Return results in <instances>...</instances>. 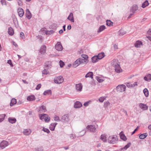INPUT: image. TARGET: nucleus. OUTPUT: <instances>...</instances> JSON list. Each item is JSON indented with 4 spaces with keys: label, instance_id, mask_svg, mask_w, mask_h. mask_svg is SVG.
<instances>
[{
    "label": "nucleus",
    "instance_id": "f257e3e1",
    "mask_svg": "<svg viewBox=\"0 0 151 151\" xmlns=\"http://www.w3.org/2000/svg\"><path fill=\"white\" fill-rule=\"evenodd\" d=\"M40 119L42 121H44L46 122H48L50 120V118L48 115L45 114H42L39 115Z\"/></svg>",
    "mask_w": 151,
    "mask_h": 151
},
{
    "label": "nucleus",
    "instance_id": "f03ea898",
    "mask_svg": "<svg viewBox=\"0 0 151 151\" xmlns=\"http://www.w3.org/2000/svg\"><path fill=\"white\" fill-rule=\"evenodd\" d=\"M126 86L123 84L118 85L116 87L117 91L119 92H122L125 91Z\"/></svg>",
    "mask_w": 151,
    "mask_h": 151
},
{
    "label": "nucleus",
    "instance_id": "7ed1b4c3",
    "mask_svg": "<svg viewBox=\"0 0 151 151\" xmlns=\"http://www.w3.org/2000/svg\"><path fill=\"white\" fill-rule=\"evenodd\" d=\"M54 81L55 83L60 84L62 83L63 82L64 79L63 77L60 76H58L56 78H55Z\"/></svg>",
    "mask_w": 151,
    "mask_h": 151
},
{
    "label": "nucleus",
    "instance_id": "20e7f679",
    "mask_svg": "<svg viewBox=\"0 0 151 151\" xmlns=\"http://www.w3.org/2000/svg\"><path fill=\"white\" fill-rule=\"evenodd\" d=\"M108 142L109 143L111 144H114L115 143L116 141L117 140V138L116 136H110L108 139Z\"/></svg>",
    "mask_w": 151,
    "mask_h": 151
},
{
    "label": "nucleus",
    "instance_id": "39448f33",
    "mask_svg": "<svg viewBox=\"0 0 151 151\" xmlns=\"http://www.w3.org/2000/svg\"><path fill=\"white\" fill-rule=\"evenodd\" d=\"M55 49L58 51H61L63 49V47L61 43L60 42H58L55 46Z\"/></svg>",
    "mask_w": 151,
    "mask_h": 151
},
{
    "label": "nucleus",
    "instance_id": "423d86ee",
    "mask_svg": "<svg viewBox=\"0 0 151 151\" xmlns=\"http://www.w3.org/2000/svg\"><path fill=\"white\" fill-rule=\"evenodd\" d=\"M70 120L69 116L68 114H65L62 117L61 121L63 122H68Z\"/></svg>",
    "mask_w": 151,
    "mask_h": 151
},
{
    "label": "nucleus",
    "instance_id": "0eeeda50",
    "mask_svg": "<svg viewBox=\"0 0 151 151\" xmlns=\"http://www.w3.org/2000/svg\"><path fill=\"white\" fill-rule=\"evenodd\" d=\"M43 31V33H45L46 35H51L54 32V31L53 30H51L49 31H46V29L45 28H42L39 31L40 32Z\"/></svg>",
    "mask_w": 151,
    "mask_h": 151
},
{
    "label": "nucleus",
    "instance_id": "6e6552de",
    "mask_svg": "<svg viewBox=\"0 0 151 151\" xmlns=\"http://www.w3.org/2000/svg\"><path fill=\"white\" fill-rule=\"evenodd\" d=\"M8 142L6 141H3L0 143L1 147L3 149L7 147L8 145Z\"/></svg>",
    "mask_w": 151,
    "mask_h": 151
},
{
    "label": "nucleus",
    "instance_id": "1a4fd4ad",
    "mask_svg": "<svg viewBox=\"0 0 151 151\" xmlns=\"http://www.w3.org/2000/svg\"><path fill=\"white\" fill-rule=\"evenodd\" d=\"M46 46L43 45L41 46L40 50V52L41 54H43L46 52Z\"/></svg>",
    "mask_w": 151,
    "mask_h": 151
},
{
    "label": "nucleus",
    "instance_id": "9d476101",
    "mask_svg": "<svg viewBox=\"0 0 151 151\" xmlns=\"http://www.w3.org/2000/svg\"><path fill=\"white\" fill-rule=\"evenodd\" d=\"M86 128L89 130L90 132H94L96 129L95 127L94 126L92 125H88L87 127Z\"/></svg>",
    "mask_w": 151,
    "mask_h": 151
},
{
    "label": "nucleus",
    "instance_id": "9b49d317",
    "mask_svg": "<svg viewBox=\"0 0 151 151\" xmlns=\"http://www.w3.org/2000/svg\"><path fill=\"white\" fill-rule=\"evenodd\" d=\"M80 60L79 58L75 62H74L72 64V66L74 68H76L79 66L80 64Z\"/></svg>",
    "mask_w": 151,
    "mask_h": 151
},
{
    "label": "nucleus",
    "instance_id": "f8f14e48",
    "mask_svg": "<svg viewBox=\"0 0 151 151\" xmlns=\"http://www.w3.org/2000/svg\"><path fill=\"white\" fill-rule=\"evenodd\" d=\"M82 85L81 83L76 84V85L75 88L76 90L78 91H81L82 88Z\"/></svg>",
    "mask_w": 151,
    "mask_h": 151
},
{
    "label": "nucleus",
    "instance_id": "ddd939ff",
    "mask_svg": "<svg viewBox=\"0 0 151 151\" xmlns=\"http://www.w3.org/2000/svg\"><path fill=\"white\" fill-rule=\"evenodd\" d=\"M18 14L19 16L20 17H22L24 14V12L23 9L21 8H19L17 11Z\"/></svg>",
    "mask_w": 151,
    "mask_h": 151
},
{
    "label": "nucleus",
    "instance_id": "4468645a",
    "mask_svg": "<svg viewBox=\"0 0 151 151\" xmlns=\"http://www.w3.org/2000/svg\"><path fill=\"white\" fill-rule=\"evenodd\" d=\"M115 70V71L118 73H120L122 71V69H121L120 65H116L114 67Z\"/></svg>",
    "mask_w": 151,
    "mask_h": 151
},
{
    "label": "nucleus",
    "instance_id": "2eb2a0df",
    "mask_svg": "<svg viewBox=\"0 0 151 151\" xmlns=\"http://www.w3.org/2000/svg\"><path fill=\"white\" fill-rule=\"evenodd\" d=\"M67 19L71 21L72 22H74V20L73 13H70L67 18Z\"/></svg>",
    "mask_w": 151,
    "mask_h": 151
},
{
    "label": "nucleus",
    "instance_id": "dca6fc26",
    "mask_svg": "<svg viewBox=\"0 0 151 151\" xmlns=\"http://www.w3.org/2000/svg\"><path fill=\"white\" fill-rule=\"evenodd\" d=\"M82 106V104L80 102L77 101L74 104V107L76 108H79Z\"/></svg>",
    "mask_w": 151,
    "mask_h": 151
},
{
    "label": "nucleus",
    "instance_id": "f3484780",
    "mask_svg": "<svg viewBox=\"0 0 151 151\" xmlns=\"http://www.w3.org/2000/svg\"><path fill=\"white\" fill-rule=\"evenodd\" d=\"M26 17L29 19H30L32 17L31 14L29 10L28 9H27L26 10Z\"/></svg>",
    "mask_w": 151,
    "mask_h": 151
},
{
    "label": "nucleus",
    "instance_id": "a211bd4d",
    "mask_svg": "<svg viewBox=\"0 0 151 151\" xmlns=\"http://www.w3.org/2000/svg\"><path fill=\"white\" fill-rule=\"evenodd\" d=\"M57 124V123H52L51 124L49 127L50 129L52 131H54Z\"/></svg>",
    "mask_w": 151,
    "mask_h": 151
},
{
    "label": "nucleus",
    "instance_id": "6ab92c4d",
    "mask_svg": "<svg viewBox=\"0 0 151 151\" xmlns=\"http://www.w3.org/2000/svg\"><path fill=\"white\" fill-rule=\"evenodd\" d=\"M79 59L81 61V64H86L88 61V59H83L81 58H79Z\"/></svg>",
    "mask_w": 151,
    "mask_h": 151
},
{
    "label": "nucleus",
    "instance_id": "aec40b11",
    "mask_svg": "<svg viewBox=\"0 0 151 151\" xmlns=\"http://www.w3.org/2000/svg\"><path fill=\"white\" fill-rule=\"evenodd\" d=\"M51 65V62L50 61H47L45 63V67L47 68H50Z\"/></svg>",
    "mask_w": 151,
    "mask_h": 151
},
{
    "label": "nucleus",
    "instance_id": "412c9836",
    "mask_svg": "<svg viewBox=\"0 0 151 151\" xmlns=\"http://www.w3.org/2000/svg\"><path fill=\"white\" fill-rule=\"evenodd\" d=\"M46 111V109L45 106H42L41 107H40L38 111L40 112H45Z\"/></svg>",
    "mask_w": 151,
    "mask_h": 151
},
{
    "label": "nucleus",
    "instance_id": "4be33fe9",
    "mask_svg": "<svg viewBox=\"0 0 151 151\" xmlns=\"http://www.w3.org/2000/svg\"><path fill=\"white\" fill-rule=\"evenodd\" d=\"M93 72H89L86 74L85 77L86 78H93Z\"/></svg>",
    "mask_w": 151,
    "mask_h": 151
},
{
    "label": "nucleus",
    "instance_id": "5701e85b",
    "mask_svg": "<svg viewBox=\"0 0 151 151\" xmlns=\"http://www.w3.org/2000/svg\"><path fill=\"white\" fill-rule=\"evenodd\" d=\"M145 80L147 81H150L151 80V75L150 74L146 76L144 78Z\"/></svg>",
    "mask_w": 151,
    "mask_h": 151
},
{
    "label": "nucleus",
    "instance_id": "b1692460",
    "mask_svg": "<svg viewBox=\"0 0 151 151\" xmlns=\"http://www.w3.org/2000/svg\"><path fill=\"white\" fill-rule=\"evenodd\" d=\"M99 60L97 56H94L91 58L92 62L93 63H95L98 62Z\"/></svg>",
    "mask_w": 151,
    "mask_h": 151
},
{
    "label": "nucleus",
    "instance_id": "393cba45",
    "mask_svg": "<svg viewBox=\"0 0 151 151\" xmlns=\"http://www.w3.org/2000/svg\"><path fill=\"white\" fill-rule=\"evenodd\" d=\"M31 132V131L30 129H24L23 131V133L25 135H29Z\"/></svg>",
    "mask_w": 151,
    "mask_h": 151
},
{
    "label": "nucleus",
    "instance_id": "a878e982",
    "mask_svg": "<svg viewBox=\"0 0 151 151\" xmlns=\"http://www.w3.org/2000/svg\"><path fill=\"white\" fill-rule=\"evenodd\" d=\"M142 45V42L141 41L138 40L136 42L134 45L136 47H140L141 45Z\"/></svg>",
    "mask_w": 151,
    "mask_h": 151
},
{
    "label": "nucleus",
    "instance_id": "bb28decb",
    "mask_svg": "<svg viewBox=\"0 0 151 151\" xmlns=\"http://www.w3.org/2000/svg\"><path fill=\"white\" fill-rule=\"evenodd\" d=\"M99 60L103 58L104 56L105 55L104 52H101L99 53L97 55H96Z\"/></svg>",
    "mask_w": 151,
    "mask_h": 151
},
{
    "label": "nucleus",
    "instance_id": "cd10ccee",
    "mask_svg": "<svg viewBox=\"0 0 151 151\" xmlns=\"http://www.w3.org/2000/svg\"><path fill=\"white\" fill-rule=\"evenodd\" d=\"M140 107L143 110H146L148 109V107L145 104H140L139 105Z\"/></svg>",
    "mask_w": 151,
    "mask_h": 151
},
{
    "label": "nucleus",
    "instance_id": "c85d7f7f",
    "mask_svg": "<svg viewBox=\"0 0 151 151\" xmlns=\"http://www.w3.org/2000/svg\"><path fill=\"white\" fill-rule=\"evenodd\" d=\"M148 135V134L147 133L141 134L139 136V138L140 139H143L145 138Z\"/></svg>",
    "mask_w": 151,
    "mask_h": 151
},
{
    "label": "nucleus",
    "instance_id": "c756f323",
    "mask_svg": "<svg viewBox=\"0 0 151 151\" xmlns=\"http://www.w3.org/2000/svg\"><path fill=\"white\" fill-rule=\"evenodd\" d=\"M27 99L28 101H31L35 100V98L34 96H29L27 97Z\"/></svg>",
    "mask_w": 151,
    "mask_h": 151
},
{
    "label": "nucleus",
    "instance_id": "7c9ffc66",
    "mask_svg": "<svg viewBox=\"0 0 151 151\" xmlns=\"http://www.w3.org/2000/svg\"><path fill=\"white\" fill-rule=\"evenodd\" d=\"M52 93L51 91L50 90L45 91L43 93V95L45 96L51 95Z\"/></svg>",
    "mask_w": 151,
    "mask_h": 151
},
{
    "label": "nucleus",
    "instance_id": "2f4dec72",
    "mask_svg": "<svg viewBox=\"0 0 151 151\" xmlns=\"http://www.w3.org/2000/svg\"><path fill=\"white\" fill-rule=\"evenodd\" d=\"M8 32L9 35L12 36L14 34V30L11 27H9Z\"/></svg>",
    "mask_w": 151,
    "mask_h": 151
},
{
    "label": "nucleus",
    "instance_id": "473e14b6",
    "mask_svg": "<svg viewBox=\"0 0 151 151\" xmlns=\"http://www.w3.org/2000/svg\"><path fill=\"white\" fill-rule=\"evenodd\" d=\"M8 120L9 122L11 123H14L16 121V119L15 118L9 117L8 119Z\"/></svg>",
    "mask_w": 151,
    "mask_h": 151
},
{
    "label": "nucleus",
    "instance_id": "72a5a7b5",
    "mask_svg": "<svg viewBox=\"0 0 151 151\" xmlns=\"http://www.w3.org/2000/svg\"><path fill=\"white\" fill-rule=\"evenodd\" d=\"M17 100L15 99H12L11 101V102L10 103V105L11 106H12L16 104L17 103Z\"/></svg>",
    "mask_w": 151,
    "mask_h": 151
},
{
    "label": "nucleus",
    "instance_id": "f704fd0d",
    "mask_svg": "<svg viewBox=\"0 0 151 151\" xmlns=\"http://www.w3.org/2000/svg\"><path fill=\"white\" fill-rule=\"evenodd\" d=\"M149 4V3L146 0L142 4V7L143 8H145Z\"/></svg>",
    "mask_w": 151,
    "mask_h": 151
},
{
    "label": "nucleus",
    "instance_id": "c9c22d12",
    "mask_svg": "<svg viewBox=\"0 0 151 151\" xmlns=\"http://www.w3.org/2000/svg\"><path fill=\"white\" fill-rule=\"evenodd\" d=\"M106 28L105 26L104 25H101L100 26L98 30V32H100L104 30Z\"/></svg>",
    "mask_w": 151,
    "mask_h": 151
},
{
    "label": "nucleus",
    "instance_id": "e433bc0d",
    "mask_svg": "<svg viewBox=\"0 0 151 151\" xmlns=\"http://www.w3.org/2000/svg\"><path fill=\"white\" fill-rule=\"evenodd\" d=\"M118 60H114L111 62V64L112 66L115 67L116 65H118Z\"/></svg>",
    "mask_w": 151,
    "mask_h": 151
},
{
    "label": "nucleus",
    "instance_id": "4c0bfd02",
    "mask_svg": "<svg viewBox=\"0 0 151 151\" xmlns=\"http://www.w3.org/2000/svg\"><path fill=\"white\" fill-rule=\"evenodd\" d=\"M138 8V6L137 5H134L132 7L131 11L133 13H134L135 11L137 10Z\"/></svg>",
    "mask_w": 151,
    "mask_h": 151
},
{
    "label": "nucleus",
    "instance_id": "58836bf2",
    "mask_svg": "<svg viewBox=\"0 0 151 151\" xmlns=\"http://www.w3.org/2000/svg\"><path fill=\"white\" fill-rule=\"evenodd\" d=\"M131 143H129L127 145H126L124 147L121 148V150L123 149L125 150H127L128 148H129L131 145Z\"/></svg>",
    "mask_w": 151,
    "mask_h": 151
},
{
    "label": "nucleus",
    "instance_id": "ea45409f",
    "mask_svg": "<svg viewBox=\"0 0 151 151\" xmlns=\"http://www.w3.org/2000/svg\"><path fill=\"white\" fill-rule=\"evenodd\" d=\"M120 138L121 139L123 140L124 141H126L127 140V138L125 136L124 134H122V132L121 133L120 135Z\"/></svg>",
    "mask_w": 151,
    "mask_h": 151
},
{
    "label": "nucleus",
    "instance_id": "a19ab883",
    "mask_svg": "<svg viewBox=\"0 0 151 151\" xmlns=\"http://www.w3.org/2000/svg\"><path fill=\"white\" fill-rule=\"evenodd\" d=\"M143 92L146 97H147L148 96L149 92L147 89V88L144 89L143 90Z\"/></svg>",
    "mask_w": 151,
    "mask_h": 151
},
{
    "label": "nucleus",
    "instance_id": "79ce46f5",
    "mask_svg": "<svg viewBox=\"0 0 151 151\" xmlns=\"http://www.w3.org/2000/svg\"><path fill=\"white\" fill-rule=\"evenodd\" d=\"M6 115L5 114L0 115V122H2L4 119Z\"/></svg>",
    "mask_w": 151,
    "mask_h": 151
},
{
    "label": "nucleus",
    "instance_id": "37998d69",
    "mask_svg": "<svg viewBox=\"0 0 151 151\" xmlns=\"http://www.w3.org/2000/svg\"><path fill=\"white\" fill-rule=\"evenodd\" d=\"M113 23L111 22V20H106V24L107 25L109 26H111L113 25Z\"/></svg>",
    "mask_w": 151,
    "mask_h": 151
},
{
    "label": "nucleus",
    "instance_id": "c03bdc74",
    "mask_svg": "<svg viewBox=\"0 0 151 151\" xmlns=\"http://www.w3.org/2000/svg\"><path fill=\"white\" fill-rule=\"evenodd\" d=\"M101 139L104 142H106V135L104 134L101 135Z\"/></svg>",
    "mask_w": 151,
    "mask_h": 151
},
{
    "label": "nucleus",
    "instance_id": "a18cd8bd",
    "mask_svg": "<svg viewBox=\"0 0 151 151\" xmlns=\"http://www.w3.org/2000/svg\"><path fill=\"white\" fill-rule=\"evenodd\" d=\"M110 105V103L108 101H106L104 102V107L105 108L109 106Z\"/></svg>",
    "mask_w": 151,
    "mask_h": 151
},
{
    "label": "nucleus",
    "instance_id": "49530a36",
    "mask_svg": "<svg viewBox=\"0 0 151 151\" xmlns=\"http://www.w3.org/2000/svg\"><path fill=\"white\" fill-rule=\"evenodd\" d=\"M54 120L56 121L60 122V119L59 116L56 115H55L54 116Z\"/></svg>",
    "mask_w": 151,
    "mask_h": 151
},
{
    "label": "nucleus",
    "instance_id": "de8ad7c7",
    "mask_svg": "<svg viewBox=\"0 0 151 151\" xmlns=\"http://www.w3.org/2000/svg\"><path fill=\"white\" fill-rule=\"evenodd\" d=\"M42 130L47 133H49L50 132L49 130L48 129L45 128L44 127L43 128Z\"/></svg>",
    "mask_w": 151,
    "mask_h": 151
},
{
    "label": "nucleus",
    "instance_id": "09e8293b",
    "mask_svg": "<svg viewBox=\"0 0 151 151\" xmlns=\"http://www.w3.org/2000/svg\"><path fill=\"white\" fill-rule=\"evenodd\" d=\"M127 86L129 88L132 87V84L129 83H126Z\"/></svg>",
    "mask_w": 151,
    "mask_h": 151
},
{
    "label": "nucleus",
    "instance_id": "8fccbe9b",
    "mask_svg": "<svg viewBox=\"0 0 151 151\" xmlns=\"http://www.w3.org/2000/svg\"><path fill=\"white\" fill-rule=\"evenodd\" d=\"M60 66L61 67H63V65H65L64 63L63 62L62 60H60Z\"/></svg>",
    "mask_w": 151,
    "mask_h": 151
},
{
    "label": "nucleus",
    "instance_id": "3c124183",
    "mask_svg": "<svg viewBox=\"0 0 151 151\" xmlns=\"http://www.w3.org/2000/svg\"><path fill=\"white\" fill-rule=\"evenodd\" d=\"M91 102V101H87L84 103V105L85 106H88L89 103Z\"/></svg>",
    "mask_w": 151,
    "mask_h": 151
},
{
    "label": "nucleus",
    "instance_id": "603ef678",
    "mask_svg": "<svg viewBox=\"0 0 151 151\" xmlns=\"http://www.w3.org/2000/svg\"><path fill=\"white\" fill-rule=\"evenodd\" d=\"M81 56L82 58H84L83 59H88V56L86 55H82Z\"/></svg>",
    "mask_w": 151,
    "mask_h": 151
},
{
    "label": "nucleus",
    "instance_id": "864d4df0",
    "mask_svg": "<svg viewBox=\"0 0 151 151\" xmlns=\"http://www.w3.org/2000/svg\"><path fill=\"white\" fill-rule=\"evenodd\" d=\"M105 99L104 97H101L99 99V100L100 102H102L104 101Z\"/></svg>",
    "mask_w": 151,
    "mask_h": 151
},
{
    "label": "nucleus",
    "instance_id": "5fc2aeb1",
    "mask_svg": "<svg viewBox=\"0 0 151 151\" xmlns=\"http://www.w3.org/2000/svg\"><path fill=\"white\" fill-rule=\"evenodd\" d=\"M48 71L46 69H45L42 71V74H48Z\"/></svg>",
    "mask_w": 151,
    "mask_h": 151
},
{
    "label": "nucleus",
    "instance_id": "6e6d98bb",
    "mask_svg": "<svg viewBox=\"0 0 151 151\" xmlns=\"http://www.w3.org/2000/svg\"><path fill=\"white\" fill-rule=\"evenodd\" d=\"M1 2L2 5H6V3L5 0H1Z\"/></svg>",
    "mask_w": 151,
    "mask_h": 151
},
{
    "label": "nucleus",
    "instance_id": "4d7b16f0",
    "mask_svg": "<svg viewBox=\"0 0 151 151\" xmlns=\"http://www.w3.org/2000/svg\"><path fill=\"white\" fill-rule=\"evenodd\" d=\"M97 80L99 83H101L103 82V80L102 79H101L100 78H99L98 77L97 78Z\"/></svg>",
    "mask_w": 151,
    "mask_h": 151
},
{
    "label": "nucleus",
    "instance_id": "13d9d810",
    "mask_svg": "<svg viewBox=\"0 0 151 151\" xmlns=\"http://www.w3.org/2000/svg\"><path fill=\"white\" fill-rule=\"evenodd\" d=\"M7 63L10 64L11 66L13 67V65L12 63V61L11 60H9L8 61Z\"/></svg>",
    "mask_w": 151,
    "mask_h": 151
},
{
    "label": "nucleus",
    "instance_id": "bf43d9fd",
    "mask_svg": "<svg viewBox=\"0 0 151 151\" xmlns=\"http://www.w3.org/2000/svg\"><path fill=\"white\" fill-rule=\"evenodd\" d=\"M17 3H18V5L20 6H22V2L21 0L18 1Z\"/></svg>",
    "mask_w": 151,
    "mask_h": 151
},
{
    "label": "nucleus",
    "instance_id": "052dcab7",
    "mask_svg": "<svg viewBox=\"0 0 151 151\" xmlns=\"http://www.w3.org/2000/svg\"><path fill=\"white\" fill-rule=\"evenodd\" d=\"M20 37L23 39L24 37V33L22 32H21L20 33Z\"/></svg>",
    "mask_w": 151,
    "mask_h": 151
},
{
    "label": "nucleus",
    "instance_id": "680f3d73",
    "mask_svg": "<svg viewBox=\"0 0 151 151\" xmlns=\"http://www.w3.org/2000/svg\"><path fill=\"white\" fill-rule=\"evenodd\" d=\"M137 82H135L133 84H132V87H134L136 86H137Z\"/></svg>",
    "mask_w": 151,
    "mask_h": 151
},
{
    "label": "nucleus",
    "instance_id": "e2e57ef3",
    "mask_svg": "<svg viewBox=\"0 0 151 151\" xmlns=\"http://www.w3.org/2000/svg\"><path fill=\"white\" fill-rule=\"evenodd\" d=\"M40 39L39 40L41 42H42L43 40V38L42 36H40L39 37H38V39Z\"/></svg>",
    "mask_w": 151,
    "mask_h": 151
},
{
    "label": "nucleus",
    "instance_id": "0e129e2a",
    "mask_svg": "<svg viewBox=\"0 0 151 151\" xmlns=\"http://www.w3.org/2000/svg\"><path fill=\"white\" fill-rule=\"evenodd\" d=\"M147 34H148L149 36L151 35V30L149 29L147 32Z\"/></svg>",
    "mask_w": 151,
    "mask_h": 151
},
{
    "label": "nucleus",
    "instance_id": "69168bd1",
    "mask_svg": "<svg viewBox=\"0 0 151 151\" xmlns=\"http://www.w3.org/2000/svg\"><path fill=\"white\" fill-rule=\"evenodd\" d=\"M114 49H118V46L116 44H115L114 45Z\"/></svg>",
    "mask_w": 151,
    "mask_h": 151
},
{
    "label": "nucleus",
    "instance_id": "338daca9",
    "mask_svg": "<svg viewBox=\"0 0 151 151\" xmlns=\"http://www.w3.org/2000/svg\"><path fill=\"white\" fill-rule=\"evenodd\" d=\"M71 28V26L70 25H69L68 26L67 28L68 30L70 29Z\"/></svg>",
    "mask_w": 151,
    "mask_h": 151
},
{
    "label": "nucleus",
    "instance_id": "774afa93",
    "mask_svg": "<svg viewBox=\"0 0 151 151\" xmlns=\"http://www.w3.org/2000/svg\"><path fill=\"white\" fill-rule=\"evenodd\" d=\"M147 37L151 41V36H147Z\"/></svg>",
    "mask_w": 151,
    "mask_h": 151
}]
</instances>
